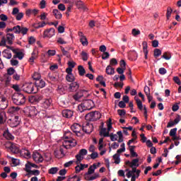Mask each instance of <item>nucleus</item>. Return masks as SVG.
I'll return each instance as SVG.
<instances>
[{"mask_svg": "<svg viewBox=\"0 0 181 181\" xmlns=\"http://www.w3.org/2000/svg\"><path fill=\"white\" fill-rule=\"evenodd\" d=\"M83 169H84V167L83 166V164H81V165H77L75 168L76 173H80V172H81V170H83Z\"/></svg>", "mask_w": 181, "mask_h": 181, "instance_id": "nucleus-47", "label": "nucleus"}, {"mask_svg": "<svg viewBox=\"0 0 181 181\" xmlns=\"http://www.w3.org/2000/svg\"><path fill=\"white\" fill-rule=\"evenodd\" d=\"M113 159L116 165H119V163H120L121 162V158H119V154H115L113 156Z\"/></svg>", "mask_w": 181, "mask_h": 181, "instance_id": "nucleus-35", "label": "nucleus"}, {"mask_svg": "<svg viewBox=\"0 0 181 181\" xmlns=\"http://www.w3.org/2000/svg\"><path fill=\"white\" fill-rule=\"evenodd\" d=\"M160 54H162V51L159 49H156L154 50V57L157 58L159 57V56H160Z\"/></svg>", "mask_w": 181, "mask_h": 181, "instance_id": "nucleus-43", "label": "nucleus"}, {"mask_svg": "<svg viewBox=\"0 0 181 181\" xmlns=\"http://www.w3.org/2000/svg\"><path fill=\"white\" fill-rule=\"evenodd\" d=\"M57 43L59 45H66L67 42H66L62 37H58L57 40Z\"/></svg>", "mask_w": 181, "mask_h": 181, "instance_id": "nucleus-44", "label": "nucleus"}, {"mask_svg": "<svg viewBox=\"0 0 181 181\" xmlns=\"http://www.w3.org/2000/svg\"><path fill=\"white\" fill-rule=\"evenodd\" d=\"M52 103H53V100H52V98H45L42 100V108H45V110H47L48 108H50L52 106Z\"/></svg>", "mask_w": 181, "mask_h": 181, "instance_id": "nucleus-14", "label": "nucleus"}, {"mask_svg": "<svg viewBox=\"0 0 181 181\" xmlns=\"http://www.w3.org/2000/svg\"><path fill=\"white\" fill-rule=\"evenodd\" d=\"M12 100L16 105H23L26 103V98L23 94L19 92L14 93L12 96Z\"/></svg>", "mask_w": 181, "mask_h": 181, "instance_id": "nucleus-4", "label": "nucleus"}, {"mask_svg": "<svg viewBox=\"0 0 181 181\" xmlns=\"http://www.w3.org/2000/svg\"><path fill=\"white\" fill-rule=\"evenodd\" d=\"M15 40V35L13 33H8L6 35V37H2L0 42V46L4 47L6 46V42L8 45H13V41Z\"/></svg>", "mask_w": 181, "mask_h": 181, "instance_id": "nucleus-5", "label": "nucleus"}, {"mask_svg": "<svg viewBox=\"0 0 181 181\" xmlns=\"http://www.w3.org/2000/svg\"><path fill=\"white\" fill-rule=\"evenodd\" d=\"M33 158L35 162H36V163H40L41 162H43V156H42V154L37 151L33 152Z\"/></svg>", "mask_w": 181, "mask_h": 181, "instance_id": "nucleus-13", "label": "nucleus"}, {"mask_svg": "<svg viewBox=\"0 0 181 181\" xmlns=\"http://www.w3.org/2000/svg\"><path fill=\"white\" fill-rule=\"evenodd\" d=\"M132 35H133V36H138V35H141V31L138 29H133L132 31Z\"/></svg>", "mask_w": 181, "mask_h": 181, "instance_id": "nucleus-50", "label": "nucleus"}, {"mask_svg": "<svg viewBox=\"0 0 181 181\" xmlns=\"http://www.w3.org/2000/svg\"><path fill=\"white\" fill-rule=\"evenodd\" d=\"M8 124L11 127V128H15L19 125V117L18 116H12L10 119L8 120Z\"/></svg>", "mask_w": 181, "mask_h": 181, "instance_id": "nucleus-10", "label": "nucleus"}, {"mask_svg": "<svg viewBox=\"0 0 181 181\" xmlns=\"http://www.w3.org/2000/svg\"><path fill=\"white\" fill-rule=\"evenodd\" d=\"M46 86V82L43 80H38L35 81V88H43Z\"/></svg>", "mask_w": 181, "mask_h": 181, "instance_id": "nucleus-21", "label": "nucleus"}, {"mask_svg": "<svg viewBox=\"0 0 181 181\" xmlns=\"http://www.w3.org/2000/svg\"><path fill=\"white\" fill-rule=\"evenodd\" d=\"M35 88H36V87L33 83H25L22 86L23 91L28 94H36V93H37V90Z\"/></svg>", "mask_w": 181, "mask_h": 181, "instance_id": "nucleus-7", "label": "nucleus"}, {"mask_svg": "<svg viewBox=\"0 0 181 181\" xmlns=\"http://www.w3.org/2000/svg\"><path fill=\"white\" fill-rule=\"evenodd\" d=\"M80 87V85L77 82H74L69 85V91H77Z\"/></svg>", "mask_w": 181, "mask_h": 181, "instance_id": "nucleus-19", "label": "nucleus"}, {"mask_svg": "<svg viewBox=\"0 0 181 181\" xmlns=\"http://www.w3.org/2000/svg\"><path fill=\"white\" fill-rule=\"evenodd\" d=\"M80 41L83 46H88V41L87 40V37H86V36L80 38Z\"/></svg>", "mask_w": 181, "mask_h": 181, "instance_id": "nucleus-38", "label": "nucleus"}, {"mask_svg": "<svg viewBox=\"0 0 181 181\" xmlns=\"http://www.w3.org/2000/svg\"><path fill=\"white\" fill-rule=\"evenodd\" d=\"M95 169H97V164L94 163L93 165H90L88 168V172L85 174L84 178L87 181H93L95 180V179H98L100 177V174L98 173H95L93 175V173L95 172Z\"/></svg>", "mask_w": 181, "mask_h": 181, "instance_id": "nucleus-2", "label": "nucleus"}, {"mask_svg": "<svg viewBox=\"0 0 181 181\" xmlns=\"http://www.w3.org/2000/svg\"><path fill=\"white\" fill-rule=\"evenodd\" d=\"M139 166V159L135 158L132 160L130 167L138 168Z\"/></svg>", "mask_w": 181, "mask_h": 181, "instance_id": "nucleus-29", "label": "nucleus"}, {"mask_svg": "<svg viewBox=\"0 0 181 181\" xmlns=\"http://www.w3.org/2000/svg\"><path fill=\"white\" fill-rule=\"evenodd\" d=\"M120 148H119L117 151V155H121V153H122V152H125V143H122L121 145H120Z\"/></svg>", "mask_w": 181, "mask_h": 181, "instance_id": "nucleus-31", "label": "nucleus"}, {"mask_svg": "<svg viewBox=\"0 0 181 181\" xmlns=\"http://www.w3.org/2000/svg\"><path fill=\"white\" fill-rule=\"evenodd\" d=\"M40 74L37 73V72H35L33 75V78L34 80H35L36 81L40 80Z\"/></svg>", "mask_w": 181, "mask_h": 181, "instance_id": "nucleus-41", "label": "nucleus"}, {"mask_svg": "<svg viewBox=\"0 0 181 181\" xmlns=\"http://www.w3.org/2000/svg\"><path fill=\"white\" fill-rule=\"evenodd\" d=\"M15 74V69L13 68H9L7 70V74H8V76H12V74Z\"/></svg>", "mask_w": 181, "mask_h": 181, "instance_id": "nucleus-63", "label": "nucleus"}, {"mask_svg": "<svg viewBox=\"0 0 181 181\" xmlns=\"http://www.w3.org/2000/svg\"><path fill=\"white\" fill-rule=\"evenodd\" d=\"M13 32L16 33V35H21V25L13 27Z\"/></svg>", "mask_w": 181, "mask_h": 181, "instance_id": "nucleus-34", "label": "nucleus"}, {"mask_svg": "<svg viewBox=\"0 0 181 181\" xmlns=\"http://www.w3.org/2000/svg\"><path fill=\"white\" fill-rule=\"evenodd\" d=\"M64 4H68V5H71L73 6L74 5V0H62Z\"/></svg>", "mask_w": 181, "mask_h": 181, "instance_id": "nucleus-53", "label": "nucleus"}, {"mask_svg": "<svg viewBox=\"0 0 181 181\" xmlns=\"http://www.w3.org/2000/svg\"><path fill=\"white\" fill-rule=\"evenodd\" d=\"M74 4H76L77 8H83V1L80 0H74Z\"/></svg>", "mask_w": 181, "mask_h": 181, "instance_id": "nucleus-42", "label": "nucleus"}, {"mask_svg": "<svg viewBox=\"0 0 181 181\" xmlns=\"http://www.w3.org/2000/svg\"><path fill=\"white\" fill-rule=\"evenodd\" d=\"M52 13L55 16L56 19H62V18L63 17L62 13L57 9H54Z\"/></svg>", "mask_w": 181, "mask_h": 181, "instance_id": "nucleus-27", "label": "nucleus"}, {"mask_svg": "<svg viewBox=\"0 0 181 181\" xmlns=\"http://www.w3.org/2000/svg\"><path fill=\"white\" fill-rule=\"evenodd\" d=\"M15 16H16V21H22V19L23 18V13L20 12L18 14H16Z\"/></svg>", "mask_w": 181, "mask_h": 181, "instance_id": "nucleus-48", "label": "nucleus"}, {"mask_svg": "<svg viewBox=\"0 0 181 181\" xmlns=\"http://www.w3.org/2000/svg\"><path fill=\"white\" fill-rule=\"evenodd\" d=\"M86 121H97L101 118V113L98 111L91 112L86 115Z\"/></svg>", "mask_w": 181, "mask_h": 181, "instance_id": "nucleus-8", "label": "nucleus"}, {"mask_svg": "<svg viewBox=\"0 0 181 181\" xmlns=\"http://www.w3.org/2000/svg\"><path fill=\"white\" fill-rule=\"evenodd\" d=\"M58 92L60 93V94H64L66 93V88L63 86H58Z\"/></svg>", "mask_w": 181, "mask_h": 181, "instance_id": "nucleus-40", "label": "nucleus"}, {"mask_svg": "<svg viewBox=\"0 0 181 181\" xmlns=\"http://www.w3.org/2000/svg\"><path fill=\"white\" fill-rule=\"evenodd\" d=\"M94 107V102L91 100H87L83 101L81 105L78 106V111L80 112H84V111L93 110Z\"/></svg>", "mask_w": 181, "mask_h": 181, "instance_id": "nucleus-3", "label": "nucleus"}, {"mask_svg": "<svg viewBox=\"0 0 181 181\" xmlns=\"http://www.w3.org/2000/svg\"><path fill=\"white\" fill-rule=\"evenodd\" d=\"M28 32H29V28L25 26L20 27V34L22 35L23 36L28 35Z\"/></svg>", "mask_w": 181, "mask_h": 181, "instance_id": "nucleus-28", "label": "nucleus"}, {"mask_svg": "<svg viewBox=\"0 0 181 181\" xmlns=\"http://www.w3.org/2000/svg\"><path fill=\"white\" fill-rule=\"evenodd\" d=\"M6 121V113L5 111H0V124H4Z\"/></svg>", "mask_w": 181, "mask_h": 181, "instance_id": "nucleus-24", "label": "nucleus"}, {"mask_svg": "<svg viewBox=\"0 0 181 181\" xmlns=\"http://www.w3.org/2000/svg\"><path fill=\"white\" fill-rule=\"evenodd\" d=\"M70 135H71V132H66L64 135V141L62 143V146L59 148V152H61V156H64L66 150L65 149H71V148H74L76 145H77V141L73 139Z\"/></svg>", "mask_w": 181, "mask_h": 181, "instance_id": "nucleus-1", "label": "nucleus"}, {"mask_svg": "<svg viewBox=\"0 0 181 181\" xmlns=\"http://www.w3.org/2000/svg\"><path fill=\"white\" fill-rule=\"evenodd\" d=\"M47 53L48 56H54L56 54V50L49 49Z\"/></svg>", "mask_w": 181, "mask_h": 181, "instance_id": "nucleus-64", "label": "nucleus"}, {"mask_svg": "<svg viewBox=\"0 0 181 181\" xmlns=\"http://www.w3.org/2000/svg\"><path fill=\"white\" fill-rule=\"evenodd\" d=\"M66 80L69 81V83H73L76 80V78L74 77V75L73 74H67L66 76Z\"/></svg>", "mask_w": 181, "mask_h": 181, "instance_id": "nucleus-30", "label": "nucleus"}, {"mask_svg": "<svg viewBox=\"0 0 181 181\" xmlns=\"http://www.w3.org/2000/svg\"><path fill=\"white\" fill-rule=\"evenodd\" d=\"M106 73L110 76H112V74H115V69L111 65H108L106 67Z\"/></svg>", "mask_w": 181, "mask_h": 181, "instance_id": "nucleus-23", "label": "nucleus"}, {"mask_svg": "<svg viewBox=\"0 0 181 181\" xmlns=\"http://www.w3.org/2000/svg\"><path fill=\"white\" fill-rule=\"evenodd\" d=\"M30 175H33V176H39L40 175V171H39V170H33L30 172Z\"/></svg>", "mask_w": 181, "mask_h": 181, "instance_id": "nucleus-45", "label": "nucleus"}, {"mask_svg": "<svg viewBox=\"0 0 181 181\" xmlns=\"http://www.w3.org/2000/svg\"><path fill=\"white\" fill-rule=\"evenodd\" d=\"M172 12H173V10L172 9V8L168 7L167 8V13H166L167 19H169V18H170L172 15Z\"/></svg>", "mask_w": 181, "mask_h": 181, "instance_id": "nucleus-46", "label": "nucleus"}, {"mask_svg": "<svg viewBox=\"0 0 181 181\" xmlns=\"http://www.w3.org/2000/svg\"><path fill=\"white\" fill-rule=\"evenodd\" d=\"M101 127L103 128L100 129V136H104V137L110 136V132L111 131V128H112V120H111V119H108L107 122V129L103 128L104 123H102Z\"/></svg>", "mask_w": 181, "mask_h": 181, "instance_id": "nucleus-6", "label": "nucleus"}, {"mask_svg": "<svg viewBox=\"0 0 181 181\" xmlns=\"http://www.w3.org/2000/svg\"><path fill=\"white\" fill-rule=\"evenodd\" d=\"M48 78L51 81H56L57 80L56 76L53 74H48Z\"/></svg>", "mask_w": 181, "mask_h": 181, "instance_id": "nucleus-58", "label": "nucleus"}, {"mask_svg": "<svg viewBox=\"0 0 181 181\" xmlns=\"http://www.w3.org/2000/svg\"><path fill=\"white\" fill-rule=\"evenodd\" d=\"M87 155V150L86 148H82L79 151L78 154L76 156V163L78 165L84 159V156Z\"/></svg>", "mask_w": 181, "mask_h": 181, "instance_id": "nucleus-11", "label": "nucleus"}, {"mask_svg": "<svg viewBox=\"0 0 181 181\" xmlns=\"http://www.w3.org/2000/svg\"><path fill=\"white\" fill-rule=\"evenodd\" d=\"M16 54V57H17L18 59H19V60H22V59H23V52H18V49H16V52H14Z\"/></svg>", "mask_w": 181, "mask_h": 181, "instance_id": "nucleus-33", "label": "nucleus"}, {"mask_svg": "<svg viewBox=\"0 0 181 181\" xmlns=\"http://www.w3.org/2000/svg\"><path fill=\"white\" fill-rule=\"evenodd\" d=\"M20 108L19 107H11L8 111L9 112H16V111H19Z\"/></svg>", "mask_w": 181, "mask_h": 181, "instance_id": "nucleus-59", "label": "nucleus"}, {"mask_svg": "<svg viewBox=\"0 0 181 181\" xmlns=\"http://www.w3.org/2000/svg\"><path fill=\"white\" fill-rule=\"evenodd\" d=\"M10 63L11 66H18V64H19V62L13 59H11Z\"/></svg>", "mask_w": 181, "mask_h": 181, "instance_id": "nucleus-62", "label": "nucleus"}, {"mask_svg": "<svg viewBox=\"0 0 181 181\" xmlns=\"http://www.w3.org/2000/svg\"><path fill=\"white\" fill-rule=\"evenodd\" d=\"M28 45H35L36 43V38L33 36H30L28 39Z\"/></svg>", "mask_w": 181, "mask_h": 181, "instance_id": "nucleus-39", "label": "nucleus"}, {"mask_svg": "<svg viewBox=\"0 0 181 181\" xmlns=\"http://www.w3.org/2000/svg\"><path fill=\"white\" fill-rule=\"evenodd\" d=\"M62 116L64 117V118H71V117H73V111L64 110L62 111Z\"/></svg>", "mask_w": 181, "mask_h": 181, "instance_id": "nucleus-20", "label": "nucleus"}, {"mask_svg": "<svg viewBox=\"0 0 181 181\" xmlns=\"http://www.w3.org/2000/svg\"><path fill=\"white\" fill-rule=\"evenodd\" d=\"M144 93L146 95H151V88L148 86H146L144 87Z\"/></svg>", "mask_w": 181, "mask_h": 181, "instance_id": "nucleus-54", "label": "nucleus"}, {"mask_svg": "<svg viewBox=\"0 0 181 181\" xmlns=\"http://www.w3.org/2000/svg\"><path fill=\"white\" fill-rule=\"evenodd\" d=\"M40 8L41 9H45V8H46V1L42 0V1L40 2Z\"/></svg>", "mask_w": 181, "mask_h": 181, "instance_id": "nucleus-56", "label": "nucleus"}, {"mask_svg": "<svg viewBox=\"0 0 181 181\" xmlns=\"http://www.w3.org/2000/svg\"><path fill=\"white\" fill-rule=\"evenodd\" d=\"M54 35H56V30H54V28H51L49 29H46L44 31V37H49L50 39V37H53V36H54Z\"/></svg>", "mask_w": 181, "mask_h": 181, "instance_id": "nucleus-12", "label": "nucleus"}, {"mask_svg": "<svg viewBox=\"0 0 181 181\" xmlns=\"http://www.w3.org/2000/svg\"><path fill=\"white\" fill-rule=\"evenodd\" d=\"M71 129L76 134L77 136H83V127L78 123H74L71 127Z\"/></svg>", "mask_w": 181, "mask_h": 181, "instance_id": "nucleus-9", "label": "nucleus"}, {"mask_svg": "<svg viewBox=\"0 0 181 181\" xmlns=\"http://www.w3.org/2000/svg\"><path fill=\"white\" fill-rule=\"evenodd\" d=\"M39 13V10L34 8V9H28L25 11V15L27 16H30V15H34V16H35V15H37V13Z\"/></svg>", "mask_w": 181, "mask_h": 181, "instance_id": "nucleus-22", "label": "nucleus"}, {"mask_svg": "<svg viewBox=\"0 0 181 181\" xmlns=\"http://www.w3.org/2000/svg\"><path fill=\"white\" fill-rule=\"evenodd\" d=\"M179 104H180V103H176L175 104H174L173 105L172 110L174 112H176V111H178V110H179Z\"/></svg>", "mask_w": 181, "mask_h": 181, "instance_id": "nucleus-49", "label": "nucleus"}, {"mask_svg": "<svg viewBox=\"0 0 181 181\" xmlns=\"http://www.w3.org/2000/svg\"><path fill=\"white\" fill-rule=\"evenodd\" d=\"M57 172H59V168L57 167H53L49 170V175H56Z\"/></svg>", "mask_w": 181, "mask_h": 181, "instance_id": "nucleus-32", "label": "nucleus"}, {"mask_svg": "<svg viewBox=\"0 0 181 181\" xmlns=\"http://www.w3.org/2000/svg\"><path fill=\"white\" fill-rule=\"evenodd\" d=\"M20 155L21 156H22L23 158H26L27 159L30 158V152H29L28 150H26L25 148H22L20 151Z\"/></svg>", "mask_w": 181, "mask_h": 181, "instance_id": "nucleus-18", "label": "nucleus"}, {"mask_svg": "<svg viewBox=\"0 0 181 181\" xmlns=\"http://www.w3.org/2000/svg\"><path fill=\"white\" fill-rule=\"evenodd\" d=\"M81 55L82 56V60H83V62H87V60H88V54L85 51H82Z\"/></svg>", "mask_w": 181, "mask_h": 181, "instance_id": "nucleus-37", "label": "nucleus"}, {"mask_svg": "<svg viewBox=\"0 0 181 181\" xmlns=\"http://www.w3.org/2000/svg\"><path fill=\"white\" fill-rule=\"evenodd\" d=\"M117 114L120 117H123L124 115H125V114H127V112L125 111V110H117Z\"/></svg>", "mask_w": 181, "mask_h": 181, "instance_id": "nucleus-60", "label": "nucleus"}, {"mask_svg": "<svg viewBox=\"0 0 181 181\" xmlns=\"http://www.w3.org/2000/svg\"><path fill=\"white\" fill-rule=\"evenodd\" d=\"M3 57L5 59H7L8 60H11L12 59V52H11V50L9 49H4L2 52Z\"/></svg>", "mask_w": 181, "mask_h": 181, "instance_id": "nucleus-17", "label": "nucleus"}, {"mask_svg": "<svg viewBox=\"0 0 181 181\" xmlns=\"http://www.w3.org/2000/svg\"><path fill=\"white\" fill-rule=\"evenodd\" d=\"M83 135H84V132L86 134H91L93 132V125L89 123H86L85 126L82 127Z\"/></svg>", "mask_w": 181, "mask_h": 181, "instance_id": "nucleus-15", "label": "nucleus"}, {"mask_svg": "<svg viewBox=\"0 0 181 181\" xmlns=\"http://www.w3.org/2000/svg\"><path fill=\"white\" fill-rule=\"evenodd\" d=\"M81 179H80V177H78L77 175H74L72 177L69 178V181H81Z\"/></svg>", "mask_w": 181, "mask_h": 181, "instance_id": "nucleus-57", "label": "nucleus"}, {"mask_svg": "<svg viewBox=\"0 0 181 181\" xmlns=\"http://www.w3.org/2000/svg\"><path fill=\"white\" fill-rule=\"evenodd\" d=\"M143 45V52L144 53L148 52V42H146V41H144L142 42Z\"/></svg>", "mask_w": 181, "mask_h": 181, "instance_id": "nucleus-52", "label": "nucleus"}, {"mask_svg": "<svg viewBox=\"0 0 181 181\" xmlns=\"http://www.w3.org/2000/svg\"><path fill=\"white\" fill-rule=\"evenodd\" d=\"M11 151L13 153H21V150L18 145L12 144L11 146Z\"/></svg>", "mask_w": 181, "mask_h": 181, "instance_id": "nucleus-26", "label": "nucleus"}, {"mask_svg": "<svg viewBox=\"0 0 181 181\" xmlns=\"http://www.w3.org/2000/svg\"><path fill=\"white\" fill-rule=\"evenodd\" d=\"M8 107V100L6 98L0 96V110H5Z\"/></svg>", "mask_w": 181, "mask_h": 181, "instance_id": "nucleus-16", "label": "nucleus"}, {"mask_svg": "<svg viewBox=\"0 0 181 181\" xmlns=\"http://www.w3.org/2000/svg\"><path fill=\"white\" fill-rule=\"evenodd\" d=\"M78 71L79 73V76H84V74H86V69H84V67H83V66H78Z\"/></svg>", "mask_w": 181, "mask_h": 181, "instance_id": "nucleus-36", "label": "nucleus"}, {"mask_svg": "<svg viewBox=\"0 0 181 181\" xmlns=\"http://www.w3.org/2000/svg\"><path fill=\"white\" fill-rule=\"evenodd\" d=\"M117 135L119 137L118 142H122L124 141V136H122V132H117Z\"/></svg>", "mask_w": 181, "mask_h": 181, "instance_id": "nucleus-51", "label": "nucleus"}, {"mask_svg": "<svg viewBox=\"0 0 181 181\" xmlns=\"http://www.w3.org/2000/svg\"><path fill=\"white\" fill-rule=\"evenodd\" d=\"M110 66H117V64H118V62L115 58H112L110 59Z\"/></svg>", "mask_w": 181, "mask_h": 181, "instance_id": "nucleus-55", "label": "nucleus"}, {"mask_svg": "<svg viewBox=\"0 0 181 181\" xmlns=\"http://www.w3.org/2000/svg\"><path fill=\"white\" fill-rule=\"evenodd\" d=\"M177 131V128L172 129L170 131V136H175L176 135V132Z\"/></svg>", "mask_w": 181, "mask_h": 181, "instance_id": "nucleus-61", "label": "nucleus"}, {"mask_svg": "<svg viewBox=\"0 0 181 181\" xmlns=\"http://www.w3.org/2000/svg\"><path fill=\"white\" fill-rule=\"evenodd\" d=\"M3 136L6 139H13L15 137L9 132V130H5L4 132Z\"/></svg>", "mask_w": 181, "mask_h": 181, "instance_id": "nucleus-25", "label": "nucleus"}]
</instances>
